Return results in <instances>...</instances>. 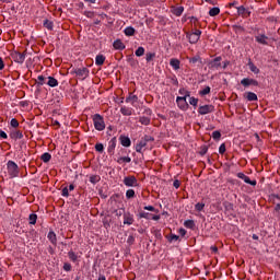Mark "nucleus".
<instances>
[{
	"mask_svg": "<svg viewBox=\"0 0 280 280\" xmlns=\"http://www.w3.org/2000/svg\"><path fill=\"white\" fill-rule=\"evenodd\" d=\"M144 115H147V116H141L139 118V121L142 124V126H150V121H151L150 117H152V109L145 108Z\"/></svg>",
	"mask_w": 280,
	"mask_h": 280,
	"instance_id": "nucleus-7",
	"label": "nucleus"
},
{
	"mask_svg": "<svg viewBox=\"0 0 280 280\" xmlns=\"http://www.w3.org/2000/svg\"><path fill=\"white\" fill-rule=\"evenodd\" d=\"M183 12H185V8H183V7H177V8L173 9V14L175 16H180L183 14Z\"/></svg>",
	"mask_w": 280,
	"mask_h": 280,
	"instance_id": "nucleus-33",
	"label": "nucleus"
},
{
	"mask_svg": "<svg viewBox=\"0 0 280 280\" xmlns=\"http://www.w3.org/2000/svg\"><path fill=\"white\" fill-rule=\"evenodd\" d=\"M232 30L235 32V34H244V27L241 25H233Z\"/></svg>",
	"mask_w": 280,
	"mask_h": 280,
	"instance_id": "nucleus-40",
	"label": "nucleus"
},
{
	"mask_svg": "<svg viewBox=\"0 0 280 280\" xmlns=\"http://www.w3.org/2000/svg\"><path fill=\"white\" fill-rule=\"evenodd\" d=\"M209 93H211L210 86H206L203 90L199 91V95H201V97H203L205 95H209Z\"/></svg>",
	"mask_w": 280,
	"mask_h": 280,
	"instance_id": "nucleus-41",
	"label": "nucleus"
},
{
	"mask_svg": "<svg viewBox=\"0 0 280 280\" xmlns=\"http://www.w3.org/2000/svg\"><path fill=\"white\" fill-rule=\"evenodd\" d=\"M144 211H152L153 213H159V210L153 206H145Z\"/></svg>",
	"mask_w": 280,
	"mask_h": 280,
	"instance_id": "nucleus-52",
	"label": "nucleus"
},
{
	"mask_svg": "<svg viewBox=\"0 0 280 280\" xmlns=\"http://www.w3.org/2000/svg\"><path fill=\"white\" fill-rule=\"evenodd\" d=\"M238 16H250V11L246 7L241 5L236 8Z\"/></svg>",
	"mask_w": 280,
	"mask_h": 280,
	"instance_id": "nucleus-16",
	"label": "nucleus"
},
{
	"mask_svg": "<svg viewBox=\"0 0 280 280\" xmlns=\"http://www.w3.org/2000/svg\"><path fill=\"white\" fill-rule=\"evenodd\" d=\"M188 60L190 65H202V58H200L199 55H196L195 57L189 58Z\"/></svg>",
	"mask_w": 280,
	"mask_h": 280,
	"instance_id": "nucleus-26",
	"label": "nucleus"
},
{
	"mask_svg": "<svg viewBox=\"0 0 280 280\" xmlns=\"http://www.w3.org/2000/svg\"><path fill=\"white\" fill-rule=\"evenodd\" d=\"M237 177L241 178V180H245L246 177H247V175L244 174V173H238V174H237Z\"/></svg>",
	"mask_w": 280,
	"mask_h": 280,
	"instance_id": "nucleus-62",
	"label": "nucleus"
},
{
	"mask_svg": "<svg viewBox=\"0 0 280 280\" xmlns=\"http://www.w3.org/2000/svg\"><path fill=\"white\" fill-rule=\"evenodd\" d=\"M176 104L180 110L189 109V103H187L186 96H177Z\"/></svg>",
	"mask_w": 280,
	"mask_h": 280,
	"instance_id": "nucleus-9",
	"label": "nucleus"
},
{
	"mask_svg": "<svg viewBox=\"0 0 280 280\" xmlns=\"http://www.w3.org/2000/svg\"><path fill=\"white\" fill-rule=\"evenodd\" d=\"M40 160L43 163H49V161H51V154L46 152L42 154Z\"/></svg>",
	"mask_w": 280,
	"mask_h": 280,
	"instance_id": "nucleus-35",
	"label": "nucleus"
},
{
	"mask_svg": "<svg viewBox=\"0 0 280 280\" xmlns=\"http://www.w3.org/2000/svg\"><path fill=\"white\" fill-rule=\"evenodd\" d=\"M47 82H46V84L48 85V86H50L51 89H55V86H58V81L56 80V78H54V77H48L47 78Z\"/></svg>",
	"mask_w": 280,
	"mask_h": 280,
	"instance_id": "nucleus-25",
	"label": "nucleus"
},
{
	"mask_svg": "<svg viewBox=\"0 0 280 280\" xmlns=\"http://www.w3.org/2000/svg\"><path fill=\"white\" fill-rule=\"evenodd\" d=\"M116 163L121 165V163H131L132 159L130 156H118L115 159Z\"/></svg>",
	"mask_w": 280,
	"mask_h": 280,
	"instance_id": "nucleus-21",
	"label": "nucleus"
},
{
	"mask_svg": "<svg viewBox=\"0 0 280 280\" xmlns=\"http://www.w3.org/2000/svg\"><path fill=\"white\" fill-rule=\"evenodd\" d=\"M102 180V177L100 175H91L90 176V183L92 185H97Z\"/></svg>",
	"mask_w": 280,
	"mask_h": 280,
	"instance_id": "nucleus-28",
	"label": "nucleus"
},
{
	"mask_svg": "<svg viewBox=\"0 0 280 280\" xmlns=\"http://www.w3.org/2000/svg\"><path fill=\"white\" fill-rule=\"evenodd\" d=\"M207 152H209V147L208 145H202L200 148L199 154H200V156H205V154H207Z\"/></svg>",
	"mask_w": 280,
	"mask_h": 280,
	"instance_id": "nucleus-46",
	"label": "nucleus"
},
{
	"mask_svg": "<svg viewBox=\"0 0 280 280\" xmlns=\"http://www.w3.org/2000/svg\"><path fill=\"white\" fill-rule=\"evenodd\" d=\"M84 16H86L88 19H93V16H95V13L93 11H85Z\"/></svg>",
	"mask_w": 280,
	"mask_h": 280,
	"instance_id": "nucleus-56",
	"label": "nucleus"
},
{
	"mask_svg": "<svg viewBox=\"0 0 280 280\" xmlns=\"http://www.w3.org/2000/svg\"><path fill=\"white\" fill-rule=\"evenodd\" d=\"M178 238H179L178 235L172 234V235H171V238H170V242H178Z\"/></svg>",
	"mask_w": 280,
	"mask_h": 280,
	"instance_id": "nucleus-58",
	"label": "nucleus"
},
{
	"mask_svg": "<svg viewBox=\"0 0 280 280\" xmlns=\"http://www.w3.org/2000/svg\"><path fill=\"white\" fill-rule=\"evenodd\" d=\"M119 141H120V145H122V148H130L132 145V141L130 140V137L121 135L119 137Z\"/></svg>",
	"mask_w": 280,
	"mask_h": 280,
	"instance_id": "nucleus-13",
	"label": "nucleus"
},
{
	"mask_svg": "<svg viewBox=\"0 0 280 280\" xmlns=\"http://www.w3.org/2000/svg\"><path fill=\"white\" fill-rule=\"evenodd\" d=\"M126 104H131V106H135V104H137V102H139V96L129 93L128 97H126L125 100Z\"/></svg>",
	"mask_w": 280,
	"mask_h": 280,
	"instance_id": "nucleus-15",
	"label": "nucleus"
},
{
	"mask_svg": "<svg viewBox=\"0 0 280 280\" xmlns=\"http://www.w3.org/2000/svg\"><path fill=\"white\" fill-rule=\"evenodd\" d=\"M242 86L248 89V86H259V81L250 78H244L241 80Z\"/></svg>",
	"mask_w": 280,
	"mask_h": 280,
	"instance_id": "nucleus-10",
	"label": "nucleus"
},
{
	"mask_svg": "<svg viewBox=\"0 0 280 280\" xmlns=\"http://www.w3.org/2000/svg\"><path fill=\"white\" fill-rule=\"evenodd\" d=\"M70 73L71 75H77L79 80H86L91 71L89 70V68L82 67V68H73Z\"/></svg>",
	"mask_w": 280,
	"mask_h": 280,
	"instance_id": "nucleus-4",
	"label": "nucleus"
},
{
	"mask_svg": "<svg viewBox=\"0 0 280 280\" xmlns=\"http://www.w3.org/2000/svg\"><path fill=\"white\" fill-rule=\"evenodd\" d=\"M7 172L10 178H19V174H21V170L19 168V164L16 162L9 160L7 162Z\"/></svg>",
	"mask_w": 280,
	"mask_h": 280,
	"instance_id": "nucleus-2",
	"label": "nucleus"
},
{
	"mask_svg": "<svg viewBox=\"0 0 280 280\" xmlns=\"http://www.w3.org/2000/svg\"><path fill=\"white\" fill-rule=\"evenodd\" d=\"M148 143H154V137L145 135L140 139V141L136 144V152L138 154H143L145 151L144 148H148Z\"/></svg>",
	"mask_w": 280,
	"mask_h": 280,
	"instance_id": "nucleus-1",
	"label": "nucleus"
},
{
	"mask_svg": "<svg viewBox=\"0 0 280 280\" xmlns=\"http://www.w3.org/2000/svg\"><path fill=\"white\" fill-rule=\"evenodd\" d=\"M156 240H163V235L161 234V231L155 232Z\"/></svg>",
	"mask_w": 280,
	"mask_h": 280,
	"instance_id": "nucleus-64",
	"label": "nucleus"
},
{
	"mask_svg": "<svg viewBox=\"0 0 280 280\" xmlns=\"http://www.w3.org/2000/svg\"><path fill=\"white\" fill-rule=\"evenodd\" d=\"M189 104H190V106H194L196 108V106H198V98L191 96L189 98Z\"/></svg>",
	"mask_w": 280,
	"mask_h": 280,
	"instance_id": "nucleus-49",
	"label": "nucleus"
},
{
	"mask_svg": "<svg viewBox=\"0 0 280 280\" xmlns=\"http://www.w3.org/2000/svg\"><path fill=\"white\" fill-rule=\"evenodd\" d=\"M128 244H135V236L130 235L127 240Z\"/></svg>",
	"mask_w": 280,
	"mask_h": 280,
	"instance_id": "nucleus-63",
	"label": "nucleus"
},
{
	"mask_svg": "<svg viewBox=\"0 0 280 280\" xmlns=\"http://www.w3.org/2000/svg\"><path fill=\"white\" fill-rule=\"evenodd\" d=\"M247 66H248L249 71H252V73H255V74L259 73V68H257V66H255V63H253V61L249 60Z\"/></svg>",
	"mask_w": 280,
	"mask_h": 280,
	"instance_id": "nucleus-27",
	"label": "nucleus"
},
{
	"mask_svg": "<svg viewBox=\"0 0 280 280\" xmlns=\"http://www.w3.org/2000/svg\"><path fill=\"white\" fill-rule=\"evenodd\" d=\"M68 257L70 259V261H73V264H75V261H78V254H75V252L70 250L68 253Z\"/></svg>",
	"mask_w": 280,
	"mask_h": 280,
	"instance_id": "nucleus-32",
	"label": "nucleus"
},
{
	"mask_svg": "<svg viewBox=\"0 0 280 280\" xmlns=\"http://www.w3.org/2000/svg\"><path fill=\"white\" fill-rule=\"evenodd\" d=\"M61 196L63 198H69V188L68 187L62 188Z\"/></svg>",
	"mask_w": 280,
	"mask_h": 280,
	"instance_id": "nucleus-53",
	"label": "nucleus"
},
{
	"mask_svg": "<svg viewBox=\"0 0 280 280\" xmlns=\"http://www.w3.org/2000/svg\"><path fill=\"white\" fill-rule=\"evenodd\" d=\"M37 82H36V84H37V86H43L44 84H46V82H45V77L44 75H38L37 77Z\"/></svg>",
	"mask_w": 280,
	"mask_h": 280,
	"instance_id": "nucleus-43",
	"label": "nucleus"
},
{
	"mask_svg": "<svg viewBox=\"0 0 280 280\" xmlns=\"http://www.w3.org/2000/svg\"><path fill=\"white\" fill-rule=\"evenodd\" d=\"M208 67L212 71H218V69H220V67H222V57H217V58L212 59L211 61H209Z\"/></svg>",
	"mask_w": 280,
	"mask_h": 280,
	"instance_id": "nucleus-8",
	"label": "nucleus"
},
{
	"mask_svg": "<svg viewBox=\"0 0 280 280\" xmlns=\"http://www.w3.org/2000/svg\"><path fill=\"white\" fill-rule=\"evenodd\" d=\"M115 148H117V137H114L108 141L107 154H109V156L115 154Z\"/></svg>",
	"mask_w": 280,
	"mask_h": 280,
	"instance_id": "nucleus-12",
	"label": "nucleus"
},
{
	"mask_svg": "<svg viewBox=\"0 0 280 280\" xmlns=\"http://www.w3.org/2000/svg\"><path fill=\"white\" fill-rule=\"evenodd\" d=\"M131 198H135V189H128L126 191V199L130 200Z\"/></svg>",
	"mask_w": 280,
	"mask_h": 280,
	"instance_id": "nucleus-42",
	"label": "nucleus"
},
{
	"mask_svg": "<svg viewBox=\"0 0 280 280\" xmlns=\"http://www.w3.org/2000/svg\"><path fill=\"white\" fill-rule=\"evenodd\" d=\"M215 107L213 105H201L198 108L199 115H209V113H213Z\"/></svg>",
	"mask_w": 280,
	"mask_h": 280,
	"instance_id": "nucleus-11",
	"label": "nucleus"
},
{
	"mask_svg": "<svg viewBox=\"0 0 280 280\" xmlns=\"http://www.w3.org/2000/svg\"><path fill=\"white\" fill-rule=\"evenodd\" d=\"M122 183L126 187H139V180H137V177H135V175L124 177Z\"/></svg>",
	"mask_w": 280,
	"mask_h": 280,
	"instance_id": "nucleus-6",
	"label": "nucleus"
},
{
	"mask_svg": "<svg viewBox=\"0 0 280 280\" xmlns=\"http://www.w3.org/2000/svg\"><path fill=\"white\" fill-rule=\"evenodd\" d=\"M224 152H226V144L222 143V144L219 147V153H220V154H224Z\"/></svg>",
	"mask_w": 280,
	"mask_h": 280,
	"instance_id": "nucleus-55",
	"label": "nucleus"
},
{
	"mask_svg": "<svg viewBox=\"0 0 280 280\" xmlns=\"http://www.w3.org/2000/svg\"><path fill=\"white\" fill-rule=\"evenodd\" d=\"M256 40L260 45H268V36H257Z\"/></svg>",
	"mask_w": 280,
	"mask_h": 280,
	"instance_id": "nucleus-31",
	"label": "nucleus"
},
{
	"mask_svg": "<svg viewBox=\"0 0 280 280\" xmlns=\"http://www.w3.org/2000/svg\"><path fill=\"white\" fill-rule=\"evenodd\" d=\"M114 49H117L118 51H124L126 49V44L121 42V39H116L113 43Z\"/></svg>",
	"mask_w": 280,
	"mask_h": 280,
	"instance_id": "nucleus-17",
	"label": "nucleus"
},
{
	"mask_svg": "<svg viewBox=\"0 0 280 280\" xmlns=\"http://www.w3.org/2000/svg\"><path fill=\"white\" fill-rule=\"evenodd\" d=\"M195 209H196V211H203V209H205V203H202V202H198V203H196L195 205Z\"/></svg>",
	"mask_w": 280,
	"mask_h": 280,
	"instance_id": "nucleus-50",
	"label": "nucleus"
},
{
	"mask_svg": "<svg viewBox=\"0 0 280 280\" xmlns=\"http://www.w3.org/2000/svg\"><path fill=\"white\" fill-rule=\"evenodd\" d=\"M188 38H189V43H191L192 45L196 44V42L200 39V37H198V36H192V37H188Z\"/></svg>",
	"mask_w": 280,
	"mask_h": 280,
	"instance_id": "nucleus-57",
	"label": "nucleus"
},
{
	"mask_svg": "<svg viewBox=\"0 0 280 280\" xmlns=\"http://www.w3.org/2000/svg\"><path fill=\"white\" fill-rule=\"evenodd\" d=\"M244 183H246L247 185H252V187H255V185H257V180H250V177H245V179H243Z\"/></svg>",
	"mask_w": 280,
	"mask_h": 280,
	"instance_id": "nucleus-47",
	"label": "nucleus"
},
{
	"mask_svg": "<svg viewBox=\"0 0 280 280\" xmlns=\"http://www.w3.org/2000/svg\"><path fill=\"white\" fill-rule=\"evenodd\" d=\"M125 35L126 36H135V27L128 26L125 28Z\"/></svg>",
	"mask_w": 280,
	"mask_h": 280,
	"instance_id": "nucleus-38",
	"label": "nucleus"
},
{
	"mask_svg": "<svg viewBox=\"0 0 280 280\" xmlns=\"http://www.w3.org/2000/svg\"><path fill=\"white\" fill-rule=\"evenodd\" d=\"M122 218L124 224H127L128 226L135 224V215L130 214V212H126Z\"/></svg>",
	"mask_w": 280,
	"mask_h": 280,
	"instance_id": "nucleus-14",
	"label": "nucleus"
},
{
	"mask_svg": "<svg viewBox=\"0 0 280 280\" xmlns=\"http://www.w3.org/2000/svg\"><path fill=\"white\" fill-rule=\"evenodd\" d=\"M11 139H23V131L13 129L10 133Z\"/></svg>",
	"mask_w": 280,
	"mask_h": 280,
	"instance_id": "nucleus-19",
	"label": "nucleus"
},
{
	"mask_svg": "<svg viewBox=\"0 0 280 280\" xmlns=\"http://www.w3.org/2000/svg\"><path fill=\"white\" fill-rule=\"evenodd\" d=\"M151 220H154V222H159V220H161V215H159V214L152 215L151 214Z\"/></svg>",
	"mask_w": 280,
	"mask_h": 280,
	"instance_id": "nucleus-61",
	"label": "nucleus"
},
{
	"mask_svg": "<svg viewBox=\"0 0 280 280\" xmlns=\"http://www.w3.org/2000/svg\"><path fill=\"white\" fill-rule=\"evenodd\" d=\"M184 226L186 229H196V222H194V220H186Z\"/></svg>",
	"mask_w": 280,
	"mask_h": 280,
	"instance_id": "nucleus-30",
	"label": "nucleus"
},
{
	"mask_svg": "<svg viewBox=\"0 0 280 280\" xmlns=\"http://www.w3.org/2000/svg\"><path fill=\"white\" fill-rule=\"evenodd\" d=\"M173 187H175V189H178V188L180 187V180L175 179V180L173 182Z\"/></svg>",
	"mask_w": 280,
	"mask_h": 280,
	"instance_id": "nucleus-59",
	"label": "nucleus"
},
{
	"mask_svg": "<svg viewBox=\"0 0 280 280\" xmlns=\"http://www.w3.org/2000/svg\"><path fill=\"white\" fill-rule=\"evenodd\" d=\"M120 113L125 117H130V115H132V108L127 107V106H122V107H120Z\"/></svg>",
	"mask_w": 280,
	"mask_h": 280,
	"instance_id": "nucleus-24",
	"label": "nucleus"
},
{
	"mask_svg": "<svg viewBox=\"0 0 280 280\" xmlns=\"http://www.w3.org/2000/svg\"><path fill=\"white\" fill-rule=\"evenodd\" d=\"M244 97L247 98V102H257V94H255L254 92H246L244 94Z\"/></svg>",
	"mask_w": 280,
	"mask_h": 280,
	"instance_id": "nucleus-20",
	"label": "nucleus"
},
{
	"mask_svg": "<svg viewBox=\"0 0 280 280\" xmlns=\"http://www.w3.org/2000/svg\"><path fill=\"white\" fill-rule=\"evenodd\" d=\"M37 220H38V215L36 213H31L28 215V221H30L28 224L34 225V224H36Z\"/></svg>",
	"mask_w": 280,
	"mask_h": 280,
	"instance_id": "nucleus-29",
	"label": "nucleus"
},
{
	"mask_svg": "<svg viewBox=\"0 0 280 280\" xmlns=\"http://www.w3.org/2000/svg\"><path fill=\"white\" fill-rule=\"evenodd\" d=\"M218 14H220V8L214 7V8L210 9V11H209L210 16H218Z\"/></svg>",
	"mask_w": 280,
	"mask_h": 280,
	"instance_id": "nucleus-39",
	"label": "nucleus"
},
{
	"mask_svg": "<svg viewBox=\"0 0 280 280\" xmlns=\"http://www.w3.org/2000/svg\"><path fill=\"white\" fill-rule=\"evenodd\" d=\"M63 270H65L66 272H71V264L65 262V264H63Z\"/></svg>",
	"mask_w": 280,
	"mask_h": 280,
	"instance_id": "nucleus-54",
	"label": "nucleus"
},
{
	"mask_svg": "<svg viewBox=\"0 0 280 280\" xmlns=\"http://www.w3.org/2000/svg\"><path fill=\"white\" fill-rule=\"evenodd\" d=\"M139 218L144 219V220H152V213L142 211L139 213Z\"/></svg>",
	"mask_w": 280,
	"mask_h": 280,
	"instance_id": "nucleus-36",
	"label": "nucleus"
},
{
	"mask_svg": "<svg viewBox=\"0 0 280 280\" xmlns=\"http://www.w3.org/2000/svg\"><path fill=\"white\" fill-rule=\"evenodd\" d=\"M44 27H46L47 30H52L54 27V22L49 21V20H45L44 21Z\"/></svg>",
	"mask_w": 280,
	"mask_h": 280,
	"instance_id": "nucleus-45",
	"label": "nucleus"
},
{
	"mask_svg": "<svg viewBox=\"0 0 280 280\" xmlns=\"http://www.w3.org/2000/svg\"><path fill=\"white\" fill-rule=\"evenodd\" d=\"M156 58V52H147L145 60L147 62H152Z\"/></svg>",
	"mask_w": 280,
	"mask_h": 280,
	"instance_id": "nucleus-37",
	"label": "nucleus"
},
{
	"mask_svg": "<svg viewBox=\"0 0 280 280\" xmlns=\"http://www.w3.org/2000/svg\"><path fill=\"white\" fill-rule=\"evenodd\" d=\"M11 128H19V120L16 118H12L10 121Z\"/></svg>",
	"mask_w": 280,
	"mask_h": 280,
	"instance_id": "nucleus-51",
	"label": "nucleus"
},
{
	"mask_svg": "<svg viewBox=\"0 0 280 280\" xmlns=\"http://www.w3.org/2000/svg\"><path fill=\"white\" fill-rule=\"evenodd\" d=\"M10 56H11L12 60L14 62H16L18 65H23V62H25V58H26L25 52H20V51L13 50L10 54Z\"/></svg>",
	"mask_w": 280,
	"mask_h": 280,
	"instance_id": "nucleus-5",
	"label": "nucleus"
},
{
	"mask_svg": "<svg viewBox=\"0 0 280 280\" xmlns=\"http://www.w3.org/2000/svg\"><path fill=\"white\" fill-rule=\"evenodd\" d=\"M0 139H8V133L0 129Z\"/></svg>",
	"mask_w": 280,
	"mask_h": 280,
	"instance_id": "nucleus-60",
	"label": "nucleus"
},
{
	"mask_svg": "<svg viewBox=\"0 0 280 280\" xmlns=\"http://www.w3.org/2000/svg\"><path fill=\"white\" fill-rule=\"evenodd\" d=\"M170 65L174 69V71H178V69H180V60L178 59H171Z\"/></svg>",
	"mask_w": 280,
	"mask_h": 280,
	"instance_id": "nucleus-22",
	"label": "nucleus"
},
{
	"mask_svg": "<svg viewBox=\"0 0 280 280\" xmlns=\"http://www.w3.org/2000/svg\"><path fill=\"white\" fill-rule=\"evenodd\" d=\"M221 137H222V133L219 130H215L212 132V139H214V141H219Z\"/></svg>",
	"mask_w": 280,
	"mask_h": 280,
	"instance_id": "nucleus-44",
	"label": "nucleus"
},
{
	"mask_svg": "<svg viewBox=\"0 0 280 280\" xmlns=\"http://www.w3.org/2000/svg\"><path fill=\"white\" fill-rule=\"evenodd\" d=\"M92 119L95 130H97L98 132L106 130V122L104 121V116L100 114H94L92 116Z\"/></svg>",
	"mask_w": 280,
	"mask_h": 280,
	"instance_id": "nucleus-3",
	"label": "nucleus"
},
{
	"mask_svg": "<svg viewBox=\"0 0 280 280\" xmlns=\"http://www.w3.org/2000/svg\"><path fill=\"white\" fill-rule=\"evenodd\" d=\"M137 58H141V56L145 55V48L142 46L138 47L137 50L135 51Z\"/></svg>",
	"mask_w": 280,
	"mask_h": 280,
	"instance_id": "nucleus-34",
	"label": "nucleus"
},
{
	"mask_svg": "<svg viewBox=\"0 0 280 280\" xmlns=\"http://www.w3.org/2000/svg\"><path fill=\"white\" fill-rule=\"evenodd\" d=\"M95 150H96V152H100V154H102V152H104V144L103 143H96L95 144Z\"/></svg>",
	"mask_w": 280,
	"mask_h": 280,
	"instance_id": "nucleus-48",
	"label": "nucleus"
},
{
	"mask_svg": "<svg viewBox=\"0 0 280 280\" xmlns=\"http://www.w3.org/2000/svg\"><path fill=\"white\" fill-rule=\"evenodd\" d=\"M106 62V57L104 55H97L95 58V65L96 67H102Z\"/></svg>",
	"mask_w": 280,
	"mask_h": 280,
	"instance_id": "nucleus-23",
	"label": "nucleus"
},
{
	"mask_svg": "<svg viewBox=\"0 0 280 280\" xmlns=\"http://www.w3.org/2000/svg\"><path fill=\"white\" fill-rule=\"evenodd\" d=\"M47 238L49 240V242L52 244V246H56L58 244V238L56 236V232L50 231L47 235Z\"/></svg>",
	"mask_w": 280,
	"mask_h": 280,
	"instance_id": "nucleus-18",
	"label": "nucleus"
}]
</instances>
